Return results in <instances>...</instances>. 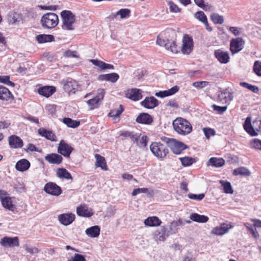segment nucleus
I'll return each instance as SVG.
<instances>
[{
	"mask_svg": "<svg viewBox=\"0 0 261 261\" xmlns=\"http://www.w3.org/2000/svg\"><path fill=\"white\" fill-rule=\"evenodd\" d=\"M172 124L175 131L180 135L185 136L189 134L192 130L191 123L181 117L175 119Z\"/></svg>",
	"mask_w": 261,
	"mask_h": 261,
	"instance_id": "obj_1",
	"label": "nucleus"
},
{
	"mask_svg": "<svg viewBox=\"0 0 261 261\" xmlns=\"http://www.w3.org/2000/svg\"><path fill=\"white\" fill-rule=\"evenodd\" d=\"M165 34H161L158 36L156 43L160 46H164L165 48L171 54H175L178 52L177 46L172 40L167 39L165 36Z\"/></svg>",
	"mask_w": 261,
	"mask_h": 261,
	"instance_id": "obj_2",
	"label": "nucleus"
},
{
	"mask_svg": "<svg viewBox=\"0 0 261 261\" xmlns=\"http://www.w3.org/2000/svg\"><path fill=\"white\" fill-rule=\"evenodd\" d=\"M63 20L62 28L64 30H73L75 21V15L70 11L64 10L61 13Z\"/></svg>",
	"mask_w": 261,
	"mask_h": 261,
	"instance_id": "obj_3",
	"label": "nucleus"
},
{
	"mask_svg": "<svg viewBox=\"0 0 261 261\" xmlns=\"http://www.w3.org/2000/svg\"><path fill=\"white\" fill-rule=\"evenodd\" d=\"M59 22L58 16L54 13H47L43 15L41 23L44 28L53 29L57 26Z\"/></svg>",
	"mask_w": 261,
	"mask_h": 261,
	"instance_id": "obj_4",
	"label": "nucleus"
},
{
	"mask_svg": "<svg viewBox=\"0 0 261 261\" xmlns=\"http://www.w3.org/2000/svg\"><path fill=\"white\" fill-rule=\"evenodd\" d=\"M243 126L245 130L252 136L257 135L256 131L261 132V120H260L254 121L252 124L250 118L248 117L246 118Z\"/></svg>",
	"mask_w": 261,
	"mask_h": 261,
	"instance_id": "obj_5",
	"label": "nucleus"
},
{
	"mask_svg": "<svg viewBox=\"0 0 261 261\" xmlns=\"http://www.w3.org/2000/svg\"><path fill=\"white\" fill-rule=\"evenodd\" d=\"M152 153L159 159H164L168 153V149L165 145L157 142L151 143L150 146Z\"/></svg>",
	"mask_w": 261,
	"mask_h": 261,
	"instance_id": "obj_6",
	"label": "nucleus"
},
{
	"mask_svg": "<svg viewBox=\"0 0 261 261\" xmlns=\"http://www.w3.org/2000/svg\"><path fill=\"white\" fill-rule=\"evenodd\" d=\"M181 51L184 55H189L193 50L194 43L193 39L188 35L184 36Z\"/></svg>",
	"mask_w": 261,
	"mask_h": 261,
	"instance_id": "obj_7",
	"label": "nucleus"
},
{
	"mask_svg": "<svg viewBox=\"0 0 261 261\" xmlns=\"http://www.w3.org/2000/svg\"><path fill=\"white\" fill-rule=\"evenodd\" d=\"M105 94V91L103 89H99L96 96L87 101V103L90 109L92 110L98 107L99 103L101 102Z\"/></svg>",
	"mask_w": 261,
	"mask_h": 261,
	"instance_id": "obj_8",
	"label": "nucleus"
},
{
	"mask_svg": "<svg viewBox=\"0 0 261 261\" xmlns=\"http://www.w3.org/2000/svg\"><path fill=\"white\" fill-rule=\"evenodd\" d=\"M0 200L5 208L11 211H13L15 208V206L12 203V198L8 196L7 192L5 191H0Z\"/></svg>",
	"mask_w": 261,
	"mask_h": 261,
	"instance_id": "obj_9",
	"label": "nucleus"
},
{
	"mask_svg": "<svg viewBox=\"0 0 261 261\" xmlns=\"http://www.w3.org/2000/svg\"><path fill=\"white\" fill-rule=\"evenodd\" d=\"M232 227V225L230 223H223L213 228L211 231V233L216 236H223L228 233L229 229Z\"/></svg>",
	"mask_w": 261,
	"mask_h": 261,
	"instance_id": "obj_10",
	"label": "nucleus"
},
{
	"mask_svg": "<svg viewBox=\"0 0 261 261\" xmlns=\"http://www.w3.org/2000/svg\"><path fill=\"white\" fill-rule=\"evenodd\" d=\"M0 244L5 248L18 247L19 242L18 237H5L1 239Z\"/></svg>",
	"mask_w": 261,
	"mask_h": 261,
	"instance_id": "obj_11",
	"label": "nucleus"
},
{
	"mask_svg": "<svg viewBox=\"0 0 261 261\" xmlns=\"http://www.w3.org/2000/svg\"><path fill=\"white\" fill-rule=\"evenodd\" d=\"M44 190L46 193L54 196H59L62 193L61 188L51 182H48L45 185Z\"/></svg>",
	"mask_w": 261,
	"mask_h": 261,
	"instance_id": "obj_12",
	"label": "nucleus"
},
{
	"mask_svg": "<svg viewBox=\"0 0 261 261\" xmlns=\"http://www.w3.org/2000/svg\"><path fill=\"white\" fill-rule=\"evenodd\" d=\"M73 148L64 140H61L59 144L58 152L65 157H69Z\"/></svg>",
	"mask_w": 261,
	"mask_h": 261,
	"instance_id": "obj_13",
	"label": "nucleus"
},
{
	"mask_svg": "<svg viewBox=\"0 0 261 261\" xmlns=\"http://www.w3.org/2000/svg\"><path fill=\"white\" fill-rule=\"evenodd\" d=\"M244 42L241 38L233 39L230 42V49L233 54L241 50L243 47Z\"/></svg>",
	"mask_w": 261,
	"mask_h": 261,
	"instance_id": "obj_14",
	"label": "nucleus"
},
{
	"mask_svg": "<svg viewBox=\"0 0 261 261\" xmlns=\"http://www.w3.org/2000/svg\"><path fill=\"white\" fill-rule=\"evenodd\" d=\"M232 98V94L229 92L223 91L218 93V101L222 104H229Z\"/></svg>",
	"mask_w": 261,
	"mask_h": 261,
	"instance_id": "obj_15",
	"label": "nucleus"
},
{
	"mask_svg": "<svg viewBox=\"0 0 261 261\" xmlns=\"http://www.w3.org/2000/svg\"><path fill=\"white\" fill-rule=\"evenodd\" d=\"M169 147L174 154H178L186 149L187 146L184 143L174 139L173 141L171 142Z\"/></svg>",
	"mask_w": 261,
	"mask_h": 261,
	"instance_id": "obj_16",
	"label": "nucleus"
},
{
	"mask_svg": "<svg viewBox=\"0 0 261 261\" xmlns=\"http://www.w3.org/2000/svg\"><path fill=\"white\" fill-rule=\"evenodd\" d=\"M168 236L167 228L165 226H162L161 230H156L153 233L154 239L157 242H164L166 239V237Z\"/></svg>",
	"mask_w": 261,
	"mask_h": 261,
	"instance_id": "obj_17",
	"label": "nucleus"
},
{
	"mask_svg": "<svg viewBox=\"0 0 261 261\" xmlns=\"http://www.w3.org/2000/svg\"><path fill=\"white\" fill-rule=\"evenodd\" d=\"M77 215L84 217H90L93 215V211L86 205H81L76 208Z\"/></svg>",
	"mask_w": 261,
	"mask_h": 261,
	"instance_id": "obj_18",
	"label": "nucleus"
},
{
	"mask_svg": "<svg viewBox=\"0 0 261 261\" xmlns=\"http://www.w3.org/2000/svg\"><path fill=\"white\" fill-rule=\"evenodd\" d=\"M9 144L12 148H21L23 146L22 139L16 135H12L8 138Z\"/></svg>",
	"mask_w": 261,
	"mask_h": 261,
	"instance_id": "obj_19",
	"label": "nucleus"
},
{
	"mask_svg": "<svg viewBox=\"0 0 261 261\" xmlns=\"http://www.w3.org/2000/svg\"><path fill=\"white\" fill-rule=\"evenodd\" d=\"M125 95L133 100H138L142 98L141 91L138 89H132L127 90L125 92Z\"/></svg>",
	"mask_w": 261,
	"mask_h": 261,
	"instance_id": "obj_20",
	"label": "nucleus"
},
{
	"mask_svg": "<svg viewBox=\"0 0 261 261\" xmlns=\"http://www.w3.org/2000/svg\"><path fill=\"white\" fill-rule=\"evenodd\" d=\"M58 219L61 224L68 225L74 220L75 215L72 214H63L59 216Z\"/></svg>",
	"mask_w": 261,
	"mask_h": 261,
	"instance_id": "obj_21",
	"label": "nucleus"
},
{
	"mask_svg": "<svg viewBox=\"0 0 261 261\" xmlns=\"http://www.w3.org/2000/svg\"><path fill=\"white\" fill-rule=\"evenodd\" d=\"M215 56L217 60L221 63L225 64L229 61V54L226 51H223L221 49L216 50L215 51Z\"/></svg>",
	"mask_w": 261,
	"mask_h": 261,
	"instance_id": "obj_22",
	"label": "nucleus"
},
{
	"mask_svg": "<svg viewBox=\"0 0 261 261\" xmlns=\"http://www.w3.org/2000/svg\"><path fill=\"white\" fill-rule=\"evenodd\" d=\"M141 105L147 109H153L158 105V100L153 96L146 97Z\"/></svg>",
	"mask_w": 261,
	"mask_h": 261,
	"instance_id": "obj_23",
	"label": "nucleus"
},
{
	"mask_svg": "<svg viewBox=\"0 0 261 261\" xmlns=\"http://www.w3.org/2000/svg\"><path fill=\"white\" fill-rule=\"evenodd\" d=\"M56 92V88L53 86H44L38 89L40 95L46 97H49Z\"/></svg>",
	"mask_w": 261,
	"mask_h": 261,
	"instance_id": "obj_24",
	"label": "nucleus"
},
{
	"mask_svg": "<svg viewBox=\"0 0 261 261\" xmlns=\"http://www.w3.org/2000/svg\"><path fill=\"white\" fill-rule=\"evenodd\" d=\"M45 159L50 164H60L62 163V157L57 153H51L47 154L45 156Z\"/></svg>",
	"mask_w": 261,
	"mask_h": 261,
	"instance_id": "obj_25",
	"label": "nucleus"
},
{
	"mask_svg": "<svg viewBox=\"0 0 261 261\" xmlns=\"http://www.w3.org/2000/svg\"><path fill=\"white\" fill-rule=\"evenodd\" d=\"M30 167V163L26 159H21L18 161L16 165V169L20 172L27 171Z\"/></svg>",
	"mask_w": 261,
	"mask_h": 261,
	"instance_id": "obj_26",
	"label": "nucleus"
},
{
	"mask_svg": "<svg viewBox=\"0 0 261 261\" xmlns=\"http://www.w3.org/2000/svg\"><path fill=\"white\" fill-rule=\"evenodd\" d=\"M144 224L147 226L156 227L160 226L162 221L156 216L149 217L144 220Z\"/></svg>",
	"mask_w": 261,
	"mask_h": 261,
	"instance_id": "obj_27",
	"label": "nucleus"
},
{
	"mask_svg": "<svg viewBox=\"0 0 261 261\" xmlns=\"http://www.w3.org/2000/svg\"><path fill=\"white\" fill-rule=\"evenodd\" d=\"M123 111V108L122 105H119L118 108L112 110L108 114V116L113 118V120L115 122H118L120 120V115Z\"/></svg>",
	"mask_w": 261,
	"mask_h": 261,
	"instance_id": "obj_28",
	"label": "nucleus"
},
{
	"mask_svg": "<svg viewBox=\"0 0 261 261\" xmlns=\"http://www.w3.org/2000/svg\"><path fill=\"white\" fill-rule=\"evenodd\" d=\"M178 90L179 88L177 86H175L170 89L156 92L155 94V95L159 97H164L166 96L172 95L176 93L178 91Z\"/></svg>",
	"mask_w": 261,
	"mask_h": 261,
	"instance_id": "obj_29",
	"label": "nucleus"
},
{
	"mask_svg": "<svg viewBox=\"0 0 261 261\" xmlns=\"http://www.w3.org/2000/svg\"><path fill=\"white\" fill-rule=\"evenodd\" d=\"M100 228L98 225L90 227L85 230L86 234L90 238H96L100 234Z\"/></svg>",
	"mask_w": 261,
	"mask_h": 261,
	"instance_id": "obj_30",
	"label": "nucleus"
},
{
	"mask_svg": "<svg viewBox=\"0 0 261 261\" xmlns=\"http://www.w3.org/2000/svg\"><path fill=\"white\" fill-rule=\"evenodd\" d=\"M136 121L139 123L149 124L152 121L151 116L147 113H142L136 118Z\"/></svg>",
	"mask_w": 261,
	"mask_h": 261,
	"instance_id": "obj_31",
	"label": "nucleus"
},
{
	"mask_svg": "<svg viewBox=\"0 0 261 261\" xmlns=\"http://www.w3.org/2000/svg\"><path fill=\"white\" fill-rule=\"evenodd\" d=\"M0 99L6 101L13 99V96L8 88L0 86Z\"/></svg>",
	"mask_w": 261,
	"mask_h": 261,
	"instance_id": "obj_32",
	"label": "nucleus"
},
{
	"mask_svg": "<svg viewBox=\"0 0 261 261\" xmlns=\"http://www.w3.org/2000/svg\"><path fill=\"white\" fill-rule=\"evenodd\" d=\"M119 78V76L116 73L102 74L99 76V79L100 80L110 81L112 83H115Z\"/></svg>",
	"mask_w": 261,
	"mask_h": 261,
	"instance_id": "obj_33",
	"label": "nucleus"
},
{
	"mask_svg": "<svg viewBox=\"0 0 261 261\" xmlns=\"http://www.w3.org/2000/svg\"><path fill=\"white\" fill-rule=\"evenodd\" d=\"M95 158L96 160L95 163L96 167H100L102 170L107 171L108 168L105 158L98 154H95Z\"/></svg>",
	"mask_w": 261,
	"mask_h": 261,
	"instance_id": "obj_34",
	"label": "nucleus"
},
{
	"mask_svg": "<svg viewBox=\"0 0 261 261\" xmlns=\"http://www.w3.org/2000/svg\"><path fill=\"white\" fill-rule=\"evenodd\" d=\"M90 62H91L93 65L99 67L101 70H105L107 69H114V66L105 63L101 61L98 60H94L92 59L90 60Z\"/></svg>",
	"mask_w": 261,
	"mask_h": 261,
	"instance_id": "obj_35",
	"label": "nucleus"
},
{
	"mask_svg": "<svg viewBox=\"0 0 261 261\" xmlns=\"http://www.w3.org/2000/svg\"><path fill=\"white\" fill-rule=\"evenodd\" d=\"M57 176L61 179H72L70 173L65 168H59L56 172Z\"/></svg>",
	"mask_w": 261,
	"mask_h": 261,
	"instance_id": "obj_36",
	"label": "nucleus"
},
{
	"mask_svg": "<svg viewBox=\"0 0 261 261\" xmlns=\"http://www.w3.org/2000/svg\"><path fill=\"white\" fill-rule=\"evenodd\" d=\"M225 161L222 158H211L207 162V165L220 167L224 165Z\"/></svg>",
	"mask_w": 261,
	"mask_h": 261,
	"instance_id": "obj_37",
	"label": "nucleus"
},
{
	"mask_svg": "<svg viewBox=\"0 0 261 261\" xmlns=\"http://www.w3.org/2000/svg\"><path fill=\"white\" fill-rule=\"evenodd\" d=\"M38 133L41 136L45 137L47 139L52 141H56V136L51 131L47 130L45 129H38Z\"/></svg>",
	"mask_w": 261,
	"mask_h": 261,
	"instance_id": "obj_38",
	"label": "nucleus"
},
{
	"mask_svg": "<svg viewBox=\"0 0 261 261\" xmlns=\"http://www.w3.org/2000/svg\"><path fill=\"white\" fill-rule=\"evenodd\" d=\"M191 220L198 223H205L208 220V218L204 215L193 213L190 217Z\"/></svg>",
	"mask_w": 261,
	"mask_h": 261,
	"instance_id": "obj_39",
	"label": "nucleus"
},
{
	"mask_svg": "<svg viewBox=\"0 0 261 261\" xmlns=\"http://www.w3.org/2000/svg\"><path fill=\"white\" fill-rule=\"evenodd\" d=\"M54 37L51 35L41 34L36 36V39L39 43H43L52 41Z\"/></svg>",
	"mask_w": 261,
	"mask_h": 261,
	"instance_id": "obj_40",
	"label": "nucleus"
},
{
	"mask_svg": "<svg viewBox=\"0 0 261 261\" xmlns=\"http://www.w3.org/2000/svg\"><path fill=\"white\" fill-rule=\"evenodd\" d=\"M233 175L236 176L240 175L247 176L250 175V172L248 169L245 167H240L233 170Z\"/></svg>",
	"mask_w": 261,
	"mask_h": 261,
	"instance_id": "obj_41",
	"label": "nucleus"
},
{
	"mask_svg": "<svg viewBox=\"0 0 261 261\" xmlns=\"http://www.w3.org/2000/svg\"><path fill=\"white\" fill-rule=\"evenodd\" d=\"M180 224V221H173L171 222L169 225V230L167 231L168 234L175 233L177 231V226Z\"/></svg>",
	"mask_w": 261,
	"mask_h": 261,
	"instance_id": "obj_42",
	"label": "nucleus"
},
{
	"mask_svg": "<svg viewBox=\"0 0 261 261\" xmlns=\"http://www.w3.org/2000/svg\"><path fill=\"white\" fill-rule=\"evenodd\" d=\"M64 123L67 125V126L72 128H75L79 126L80 122L73 120L71 118H65L63 119Z\"/></svg>",
	"mask_w": 261,
	"mask_h": 261,
	"instance_id": "obj_43",
	"label": "nucleus"
},
{
	"mask_svg": "<svg viewBox=\"0 0 261 261\" xmlns=\"http://www.w3.org/2000/svg\"><path fill=\"white\" fill-rule=\"evenodd\" d=\"M220 182L223 187L224 192L227 194H232L233 190L232 189L231 184L229 182L224 180H220Z\"/></svg>",
	"mask_w": 261,
	"mask_h": 261,
	"instance_id": "obj_44",
	"label": "nucleus"
},
{
	"mask_svg": "<svg viewBox=\"0 0 261 261\" xmlns=\"http://www.w3.org/2000/svg\"><path fill=\"white\" fill-rule=\"evenodd\" d=\"M211 20L216 24H222L224 22L223 17L217 13H213L211 16Z\"/></svg>",
	"mask_w": 261,
	"mask_h": 261,
	"instance_id": "obj_45",
	"label": "nucleus"
},
{
	"mask_svg": "<svg viewBox=\"0 0 261 261\" xmlns=\"http://www.w3.org/2000/svg\"><path fill=\"white\" fill-rule=\"evenodd\" d=\"M194 17L195 18L197 19L202 23H207V17L203 12L202 11H198L194 14Z\"/></svg>",
	"mask_w": 261,
	"mask_h": 261,
	"instance_id": "obj_46",
	"label": "nucleus"
},
{
	"mask_svg": "<svg viewBox=\"0 0 261 261\" xmlns=\"http://www.w3.org/2000/svg\"><path fill=\"white\" fill-rule=\"evenodd\" d=\"M180 160L182 165L184 166H188L192 165L194 162H195L194 159L185 156L184 158H180Z\"/></svg>",
	"mask_w": 261,
	"mask_h": 261,
	"instance_id": "obj_47",
	"label": "nucleus"
},
{
	"mask_svg": "<svg viewBox=\"0 0 261 261\" xmlns=\"http://www.w3.org/2000/svg\"><path fill=\"white\" fill-rule=\"evenodd\" d=\"M130 11L127 9H122L116 13V15H119L120 18L123 19L129 16Z\"/></svg>",
	"mask_w": 261,
	"mask_h": 261,
	"instance_id": "obj_48",
	"label": "nucleus"
},
{
	"mask_svg": "<svg viewBox=\"0 0 261 261\" xmlns=\"http://www.w3.org/2000/svg\"><path fill=\"white\" fill-rule=\"evenodd\" d=\"M203 132L207 139H209L211 136H214L215 135L214 129L210 128H203Z\"/></svg>",
	"mask_w": 261,
	"mask_h": 261,
	"instance_id": "obj_49",
	"label": "nucleus"
},
{
	"mask_svg": "<svg viewBox=\"0 0 261 261\" xmlns=\"http://www.w3.org/2000/svg\"><path fill=\"white\" fill-rule=\"evenodd\" d=\"M64 56L69 58H78L79 55L76 51L67 50L64 53Z\"/></svg>",
	"mask_w": 261,
	"mask_h": 261,
	"instance_id": "obj_50",
	"label": "nucleus"
},
{
	"mask_svg": "<svg viewBox=\"0 0 261 261\" xmlns=\"http://www.w3.org/2000/svg\"><path fill=\"white\" fill-rule=\"evenodd\" d=\"M0 82L6 84L9 86L13 87L14 84L10 81V77L9 76H0Z\"/></svg>",
	"mask_w": 261,
	"mask_h": 261,
	"instance_id": "obj_51",
	"label": "nucleus"
},
{
	"mask_svg": "<svg viewBox=\"0 0 261 261\" xmlns=\"http://www.w3.org/2000/svg\"><path fill=\"white\" fill-rule=\"evenodd\" d=\"M14 188L19 193H22L25 191V185L23 182H18L14 186Z\"/></svg>",
	"mask_w": 261,
	"mask_h": 261,
	"instance_id": "obj_52",
	"label": "nucleus"
},
{
	"mask_svg": "<svg viewBox=\"0 0 261 261\" xmlns=\"http://www.w3.org/2000/svg\"><path fill=\"white\" fill-rule=\"evenodd\" d=\"M253 70L257 75L261 76V62L256 61L254 64Z\"/></svg>",
	"mask_w": 261,
	"mask_h": 261,
	"instance_id": "obj_53",
	"label": "nucleus"
},
{
	"mask_svg": "<svg viewBox=\"0 0 261 261\" xmlns=\"http://www.w3.org/2000/svg\"><path fill=\"white\" fill-rule=\"evenodd\" d=\"M204 197V194L202 193L198 195L194 194H189L188 197L191 199H193L197 201L201 200Z\"/></svg>",
	"mask_w": 261,
	"mask_h": 261,
	"instance_id": "obj_54",
	"label": "nucleus"
},
{
	"mask_svg": "<svg viewBox=\"0 0 261 261\" xmlns=\"http://www.w3.org/2000/svg\"><path fill=\"white\" fill-rule=\"evenodd\" d=\"M64 89L67 92H72L74 88H73V82L72 81H67L64 84Z\"/></svg>",
	"mask_w": 261,
	"mask_h": 261,
	"instance_id": "obj_55",
	"label": "nucleus"
},
{
	"mask_svg": "<svg viewBox=\"0 0 261 261\" xmlns=\"http://www.w3.org/2000/svg\"><path fill=\"white\" fill-rule=\"evenodd\" d=\"M251 145L255 149L261 150V140L255 139L251 142Z\"/></svg>",
	"mask_w": 261,
	"mask_h": 261,
	"instance_id": "obj_56",
	"label": "nucleus"
},
{
	"mask_svg": "<svg viewBox=\"0 0 261 261\" xmlns=\"http://www.w3.org/2000/svg\"><path fill=\"white\" fill-rule=\"evenodd\" d=\"M168 5L169 6V9L171 12H179V9L178 6L173 3L171 1H169L168 3Z\"/></svg>",
	"mask_w": 261,
	"mask_h": 261,
	"instance_id": "obj_57",
	"label": "nucleus"
},
{
	"mask_svg": "<svg viewBox=\"0 0 261 261\" xmlns=\"http://www.w3.org/2000/svg\"><path fill=\"white\" fill-rule=\"evenodd\" d=\"M25 250L27 253H29L31 254H33L35 253H37L38 252V250L36 248H33L31 247H30L29 246L25 245L24 246Z\"/></svg>",
	"mask_w": 261,
	"mask_h": 261,
	"instance_id": "obj_58",
	"label": "nucleus"
},
{
	"mask_svg": "<svg viewBox=\"0 0 261 261\" xmlns=\"http://www.w3.org/2000/svg\"><path fill=\"white\" fill-rule=\"evenodd\" d=\"M148 191L147 188H137L133 190L132 195L135 196L141 193H146Z\"/></svg>",
	"mask_w": 261,
	"mask_h": 261,
	"instance_id": "obj_59",
	"label": "nucleus"
},
{
	"mask_svg": "<svg viewBox=\"0 0 261 261\" xmlns=\"http://www.w3.org/2000/svg\"><path fill=\"white\" fill-rule=\"evenodd\" d=\"M68 261H85V258L82 255L75 254L73 257Z\"/></svg>",
	"mask_w": 261,
	"mask_h": 261,
	"instance_id": "obj_60",
	"label": "nucleus"
},
{
	"mask_svg": "<svg viewBox=\"0 0 261 261\" xmlns=\"http://www.w3.org/2000/svg\"><path fill=\"white\" fill-rule=\"evenodd\" d=\"M208 82L205 81L197 82L193 83V86L197 88H202L206 86Z\"/></svg>",
	"mask_w": 261,
	"mask_h": 261,
	"instance_id": "obj_61",
	"label": "nucleus"
},
{
	"mask_svg": "<svg viewBox=\"0 0 261 261\" xmlns=\"http://www.w3.org/2000/svg\"><path fill=\"white\" fill-rule=\"evenodd\" d=\"M213 107L215 111H217L221 114L225 112L227 110V106L220 107L216 105H214Z\"/></svg>",
	"mask_w": 261,
	"mask_h": 261,
	"instance_id": "obj_62",
	"label": "nucleus"
},
{
	"mask_svg": "<svg viewBox=\"0 0 261 261\" xmlns=\"http://www.w3.org/2000/svg\"><path fill=\"white\" fill-rule=\"evenodd\" d=\"M229 30L234 35L237 36L240 34V29L234 27H231L229 28Z\"/></svg>",
	"mask_w": 261,
	"mask_h": 261,
	"instance_id": "obj_63",
	"label": "nucleus"
},
{
	"mask_svg": "<svg viewBox=\"0 0 261 261\" xmlns=\"http://www.w3.org/2000/svg\"><path fill=\"white\" fill-rule=\"evenodd\" d=\"M195 4L198 7L202 8L203 10H206V6L204 4L203 0H194Z\"/></svg>",
	"mask_w": 261,
	"mask_h": 261,
	"instance_id": "obj_64",
	"label": "nucleus"
}]
</instances>
